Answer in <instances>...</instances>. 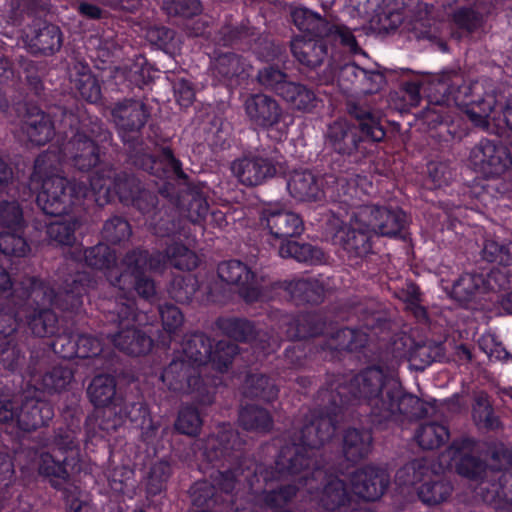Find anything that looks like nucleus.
Returning a JSON list of instances; mask_svg holds the SVG:
<instances>
[{
	"mask_svg": "<svg viewBox=\"0 0 512 512\" xmlns=\"http://www.w3.org/2000/svg\"><path fill=\"white\" fill-rule=\"evenodd\" d=\"M209 204L204 193L196 186L188 187L175 199H160L156 213L149 220V229L163 239V250L152 251L136 247L121 259L119 269L110 270L107 279L112 286L135 292L149 300L156 295V286L148 272H163L168 267L191 271L198 266V256L184 243L191 236L190 223L205 220Z\"/></svg>",
	"mask_w": 512,
	"mask_h": 512,
	"instance_id": "obj_1",
	"label": "nucleus"
},
{
	"mask_svg": "<svg viewBox=\"0 0 512 512\" xmlns=\"http://www.w3.org/2000/svg\"><path fill=\"white\" fill-rule=\"evenodd\" d=\"M412 104H418L423 94L427 105L420 118L427 126L429 135L440 143L462 140L467 135V126L454 113L452 105L459 107L476 127H487L496 99L492 93L482 94L479 82L467 84L456 70H445L430 74L420 81H408L403 85Z\"/></svg>",
	"mask_w": 512,
	"mask_h": 512,
	"instance_id": "obj_2",
	"label": "nucleus"
},
{
	"mask_svg": "<svg viewBox=\"0 0 512 512\" xmlns=\"http://www.w3.org/2000/svg\"><path fill=\"white\" fill-rule=\"evenodd\" d=\"M61 126L68 128L71 137L58 147H49L45 153H51V161L57 165L67 163L80 172H90L107 165L101 160L106 145H111L112 133L97 117L87 113L85 107L77 101L62 109Z\"/></svg>",
	"mask_w": 512,
	"mask_h": 512,
	"instance_id": "obj_3",
	"label": "nucleus"
},
{
	"mask_svg": "<svg viewBox=\"0 0 512 512\" xmlns=\"http://www.w3.org/2000/svg\"><path fill=\"white\" fill-rule=\"evenodd\" d=\"M318 409L310 411L303 418L300 427L298 441L281 448L275 461V469L281 475H297L303 472L300 481L309 485V491L313 489L310 481L321 476L322 471L316 470L310 473L308 470L312 464V450L318 449L329 441L336 430L337 415L341 410H333L323 407L317 394Z\"/></svg>",
	"mask_w": 512,
	"mask_h": 512,
	"instance_id": "obj_4",
	"label": "nucleus"
},
{
	"mask_svg": "<svg viewBox=\"0 0 512 512\" xmlns=\"http://www.w3.org/2000/svg\"><path fill=\"white\" fill-rule=\"evenodd\" d=\"M398 393V381L388 376L379 367H369L347 383L332 382L329 387L319 390L323 407L341 410L352 400H363L370 406L372 422L390 415L385 406Z\"/></svg>",
	"mask_w": 512,
	"mask_h": 512,
	"instance_id": "obj_5",
	"label": "nucleus"
},
{
	"mask_svg": "<svg viewBox=\"0 0 512 512\" xmlns=\"http://www.w3.org/2000/svg\"><path fill=\"white\" fill-rule=\"evenodd\" d=\"M51 153H41L34 162L32 180L41 182L36 202L44 214L53 217L67 215L72 207L87 197L91 190L86 181L70 180L57 173Z\"/></svg>",
	"mask_w": 512,
	"mask_h": 512,
	"instance_id": "obj_6",
	"label": "nucleus"
},
{
	"mask_svg": "<svg viewBox=\"0 0 512 512\" xmlns=\"http://www.w3.org/2000/svg\"><path fill=\"white\" fill-rule=\"evenodd\" d=\"M48 12V0H9L5 5L4 17L8 24L21 27L26 19H31L25 32V43L34 55H54L63 44L60 27L44 18Z\"/></svg>",
	"mask_w": 512,
	"mask_h": 512,
	"instance_id": "obj_7",
	"label": "nucleus"
},
{
	"mask_svg": "<svg viewBox=\"0 0 512 512\" xmlns=\"http://www.w3.org/2000/svg\"><path fill=\"white\" fill-rule=\"evenodd\" d=\"M91 190L106 197V202L118 199L126 206H133L144 217L149 226L150 217L160 204L159 194L144 188L141 181L132 173L117 171L113 165H104L88 176Z\"/></svg>",
	"mask_w": 512,
	"mask_h": 512,
	"instance_id": "obj_8",
	"label": "nucleus"
},
{
	"mask_svg": "<svg viewBox=\"0 0 512 512\" xmlns=\"http://www.w3.org/2000/svg\"><path fill=\"white\" fill-rule=\"evenodd\" d=\"M260 222L275 239L280 240L278 254L298 262L314 263L320 258V249L308 243H299L292 238L304 232L303 218L281 202H270L260 212Z\"/></svg>",
	"mask_w": 512,
	"mask_h": 512,
	"instance_id": "obj_9",
	"label": "nucleus"
},
{
	"mask_svg": "<svg viewBox=\"0 0 512 512\" xmlns=\"http://www.w3.org/2000/svg\"><path fill=\"white\" fill-rule=\"evenodd\" d=\"M360 209L348 205H339L337 210H330L327 215V231L338 244L350 266L358 267L374 254L375 237L364 216H359Z\"/></svg>",
	"mask_w": 512,
	"mask_h": 512,
	"instance_id": "obj_10",
	"label": "nucleus"
},
{
	"mask_svg": "<svg viewBox=\"0 0 512 512\" xmlns=\"http://www.w3.org/2000/svg\"><path fill=\"white\" fill-rule=\"evenodd\" d=\"M38 282L37 278L32 277L29 289L24 292L28 304L35 305L26 320H59L52 309L53 305L63 311L76 312L83 304L90 279L85 273L71 274L65 278L58 293L38 287Z\"/></svg>",
	"mask_w": 512,
	"mask_h": 512,
	"instance_id": "obj_11",
	"label": "nucleus"
},
{
	"mask_svg": "<svg viewBox=\"0 0 512 512\" xmlns=\"http://www.w3.org/2000/svg\"><path fill=\"white\" fill-rule=\"evenodd\" d=\"M350 185L353 191L348 200H344L345 205L360 209L358 215L364 216L374 236L402 237L408 225L406 213L400 208L369 204L373 184L366 176H358Z\"/></svg>",
	"mask_w": 512,
	"mask_h": 512,
	"instance_id": "obj_12",
	"label": "nucleus"
},
{
	"mask_svg": "<svg viewBox=\"0 0 512 512\" xmlns=\"http://www.w3.org/2000/svg\"><path fill=\"white\" fill-rule=\"evenodd\" d=\"M245 441L233 429L223 430L208 441L204 455L208 462L217 467L213 475L215 485L225 493H231L244 473L242 447Z\"/></svg>",
	"mask_w": 512,
	"mask_h": 512,
	"instance_id": "obj_13",
	"label": "nucleus"
},
{
	"mask_svg": "<svg viewBox=\"0 0 512 512\" xmlns=\"http://www.w3.org/2000/svg\"><path fill=\"white\" fill-rule=\"evenodd\" d=\"M356 179L358 176L345 177L330 169L320 179L310 171H296L290 176L287 189L298 201H327L338 207L345 205L344 200L351 196L350 182Z\"/></svg>",
	"mask_w": 512,
	"mask_h": 512,
	"instance_id": "obj_14",
	"label": "nucleus"
},
{
	"mask_svg": "<svg viewBox=\"0 0 512 512\" xmlns=\"http://www.w3.org/2000/svg\"><path fill=\"white\" fill-rule=\"evenodd\" d=\"M357 138L349 119L336 120L328 126L326 144L333 152L325 162L332 172L345 177L361 176L356 166L367 154Z\"/></svg>",
	"mask_w": 512,
	"mask_h": 512,
	"instance_id": "obj_15",
	"label": "nucleus"
},
{
	"mask_svg": "<svg viewBox=\"0 0 512 512\" xmlns=\"http://www.w3.org/2000/svg\"><path fill=\"white\" fill-rule=\"evenodd\" d=\"M111 116L126 149L127 159H130L133 153L143 150L145 146L142 130L150 117V110L140 100L125 98L112 104Z\"/></svg>",
	"mask_w": 512,
	"mask_h": 512,
	"instance_id": "obj_16",
	"label": "nucleus"
},
{
	"mask_svg": "<svg viewBox=\"0 0 512 512\" xmlns=\"http://www.w3.org/2000/svg\"><path fill=\"white\" fill-rule=\"evenodd\" d=\"M244 111L250 125L255 129L273 131L278 140L286 138L292 120L274 97L264 93L251 94L244 101Z\"/></svg>",
	"mask_w": 512,
	"mask_h": 512,
	"instance_id": "obj_17",
	"label": "nucleus"
},
{
	"mask_svg": "<svg viewBox=\"0 0 512 512\" xmlns=\"http://www.w3.org/2000/svg\"><path fill=\"white\" fill-rule=\"evenodd\" d=\"M468 163L484 178H497L512 165V154L500 140L482 138L470 150Z\"/></svg>",
	"mask_w": 512,
	"mask_h": 512,
	"instance_id": "obj_18",
	"label": "nucleus"
},
{
	"mask_svg": "<svg viewBox=\"0 0 512 512\" xmlns=\"http://www.w3.org/2000/svg\"><path fill=\"white\" fill-rule=\"evenodd\" d=\"M278 150L273 146L249 152L231 164L233 174L246 186L262 184L276 174Z\"/></svg>",
	"mask_w": 512,
	"mask_h": 512,
	"instance_id": "obj_19",
	"label": "nucleus"
},
{
	"mask_svg": "<svg viewBox=\"0 0 512 512\" xmlns=\"http://www.w3.org/2000/svg\"><path fill=\"white\" fill-rule=\"evenodd\" d=\"M346 111L357 139L364 146L368 155L372 146L382 142L386 137L387 131L383 124V118L371 106L355 101L347 102Z\"/></svg>",
	"mask_w": 512,
	"mask_h": 512,
	"instance_id": "obj_20",
	"label": "nucleus"
},
{
	"mask_svg": "<svg viewBox=\"0 0 512 512\" xmlns=\"http://www.w3.org/2000/svg\"><path fill=\"white\" fill-rule=\"evenodd\" d=\"M133 153L130 159H126L127 164L138 170L147 172L159 179L175 176L177 179H186L187 175L183 171L182 162L175 157L173 150L169 146H163L160 149L159 157H155L146 150Z\"/></svg>",
	"mask_w": 512,
	"mask_h": 512,
	"instance_id": "obj_21",
	"label": "nucleus"
},
{
	"mask_svg": "<svg viewBox=\"0 0 512 512\" xmlns=\"http://www.w3.org/2000/svg\"><path fill=\"white\" fill-rule=\"evenodd\" d=\"M507 283L506 275L501 271L492 270L486 278L478 273H463L453 282L450 296L460 304H467L476 293L500 290Z\"/></svg>",
	"mask_w": 512,
	"mask_h": 512,
	"instance_id": "obj_22",
	"label": "nucleus"
},
{
	"mask_svg": "<svg viewBox=\"0 0 512 512\" xmlns=\"http://www.w3.org/2000/svg\"><path fill=\"white\" fill-rule=\"evenodd\" d=\"M161 379L170 390L181 393L197 392L204 395L206 384L201 378L200 366L185 359H174L164 369Z\"/></svg>",
	"mask_w": 512,
	"mask_h": 512,
	"instance_id": "obj_23",
	"label": "nucleus"
},
{
	"mask_svg": "<svg viewBox=\"0 0 512 512\" xmlns=\"http://www.w3.org/2000/svg\"><path fill=\"white\" fill-rule=\"evenodd\" d=\"M337 82L345 93L375 94L385 83V76L377 70H367L355 62H348L340 66L337 73Z\"/></svg>",
	"mask_w": 512,
	"mask_h": 512,
	"instance_id": "obj_24",
	"label": "nucleus"
},
{
	"mask_svg": "<svg viewBox=\"0 0 512 512\" xmlns=\"http://www.w3.org/2000/svg\"><path fill=\"white\" fill-rule=\"evenodd\" d=\"M352 491L365 501L380 499L390 484L388 471L374 464L357 468L350 475Z\"/></svg>",
	"mask_w": 512,
	"mask_h": 512,
	"instance_id": "obj_25",
	"label": "nucleus"
},
{
	"mask_svg": "<svg viewBox=\"0 0 512 512\" xmlns=\"http://www.w3.org/2000/svg\"><path fill=\"white\" fill-rule=\"evenodd\" d=\"M217 274L221 281L236 286L245 299H258L260 291L256 275L244 262L236 259L223 261L217 267Z\"/></svg>",
	"mask_w": 512,
	"mask_h": 512,
	"instance_id": "obj_26",
	"label": "nucleus"
},
{
	"mask_svg": "<svg viewBox=\"0 0 512 512\" xmlns=\"http://www.w3.org/2000/svg\"><path fill=\"white\" fill-rule=\"evenodd\" d=\"M477 443L471 438L454 440L449 447L456 460V471L470 480H482L487 473V464L475 455Z\"/></svg>",
	"mask_w": 512,
	"mask_h": 512,
	"instance_id": "obj_27",
	"label": "nucleus"
},
{
	"mask_svg": "<svg viewBox=\"0 0 512 512\" xmlns=\"http://www.w3.org/2000/svg\"><path fill=\"white\" fill-rule=\"evenodd\" d=\"M385 409L389 410L390 415H385V417L380 418L377 423L379 425L403 418L408 420L420 419L428 416L429 411L432 410L433 407L417 396L405 393L398 382V393H395L392 399L389 400Z\"/></svg>",
	"mask_w": 512,
	"mask_h": 512,
	"instance_id": "obj_28",
	"label": "nucleus"
},
{
	"mask_svg": "<svg viewBox=\"0 0 512 512\" xmlns=\"http://www.w3.org/2000/svg\"><path fill=\"white\" fill-rule=\"evenodd\" d=\"M290 50L296 61L310 71L320 67L328 56L323 37L297 36L291 41Z\"/></svg>",
	"mask_w": 512,
	"mask_h": 512,
	"instance_id": "obj_29",
	"label": "nucleus"
},
{
	"mask_svg": "<svg viewBox=\"0 0 512 512\" xmlns=\"http://www.w3.org/2000/svg\"><path fill=\"white\" fill-rule=\"evenodd\" d=\"M296 305H319L325 297V286L315 277H301L279 282Z\"/></svg>",
	"mask_w": 512,
	"mask_h": 512,
	"instance_id": "obj_30",
	"label": "nucleus"
},
{
	"mask_svg": "<svg viewBox=\"0 0 512 512\" xmlns=\"http://www.w3.org/2000/svg\"><path fill=\"white\" fill-rule=\"evenodd\" d=\"M21 130L35 146L47 144L55 135L54 123L49 114L37 106L28 105L23 116Z\"/></svg>",
	"mask_w": 512,
	"mask_h": 512,
	"instance_id": "obj_31",
	"label": "nucleus"
},
{
	"mask_svg": "<svg viewBox=\"0 0 512 512\" xmlns=\"http://www.w3.org/2000/svg\"><path fill=\"white\" fill-rule=\"evenodd\" d=\"M53 417L52 405L36 398H25L19 412L15 414L17 426L24 432H32L46 426Z\"/></svg>",
	"mask_w": 512,
	"mask_h": 512,
	"instance_id": "obj_32",
	"label": "nucleus"
},
{
	"mask_svg": "<svg viewBox=\"0 0 512 512\" xmlns=\"http://www.w3.org/2000/svg\"><path fill=\"white\" fill-rule=\"evenodd\" d=\"M211 71L214 80L229 89L238 86L240 80L247 76L244 58L234 52L218 55L213 62Z\"/></svg>",
	"mask_w": 512,
	"mask_h": 512,
	"instance_id": "obj_33",
	"label": "nucleus"
},
{
	"mask_svg": "<svg viewBox=\"0 0 512 512\" xmlns=\"http://www.w3.org/2000/svg\"><path fill=\"white\" fill-rule=\"evenodd\" d=\"M373 437L367 429L348 428L342 437V454L351 463L367 458L372 451Z\"/></svg>",
	"mask_w": 512,
	"mask_h": 512,
	"instance_id": "obj_34",
	"label": "nucleus"
},
{
	"mask_svg": "<svg viewBox=\"0 0 512 512\" xmlns=\"http://www.w3.org/2000/svg\"><path fill=\"white\" fill-rule=\"evenodd\" d=\"M74 88L80 97L90 104H98L102 100V89L99 79L91 71L89 64L77 61L71 74Z\"/></svg>",
	"mask_w": 512,
	"mask_h": 512,
	"instance_id": "obj_35",
	"label": "nucleus"
},
{
	"mask_svg": "<svg viewBox=\"0 0 512 512\" xmlns=\"http://www.w3.org/2000/svg\"><path fill=\"white\" fill-rule=\"evenodd\" d=\"M217 36L223 46L247 50L258 39V32L249 21H241L236 24L226 23L222 25Z\"/></svg>",
	"mask_w": 512,
	"mask_h": 512,
	"instance_id": "obj_36",
	"label": "nucleus"
},
{
	"mask_svg": "<svg viewBox=\"0 0 512 512\" xmlns=\"http://www.w3.org/2000/svg\"><path fill=\"white\" fill-rule=\"evenodd\" d=\"M31 189L27 184H21V188L10 191L12 200H3L0 202V226L6 230L25 229L26 224L23 216V208L17 199L25 200L26 195H30Z\"/></svg>",
	"mask_w": 512,
	"mask_h": 512,
	"instance_id": "obj_37",
	"label": "nucleus"
},
{
	"mask_svg": "<svg viewBox=\"0 0 512 512\" xmlns=\"http://www.w3.org/2000/svg\"><path fill=\"white\" fill-rule=\"evenodd\" d=\"M87 396L95 407H104L112 411L121 402L116 393L115 379L110 375L95 376L87 388Z\"/></svg>",
	"mask_w": 512,
	"mask_h": 512,
	"instance_id": "obj_38",
	"label": "nucleus"
},
{
	"mask_svg": "<svg viewBox=\"0 0 512 512\" xmlns=\"http://www.w3.org/2000/svg\"><path fill=\"white\" fill-rule=\"evenodd\" d=\"M282 98L291 109L303 113H311L318 107L320 99L315 91L300 82L290 81L285 89H281Z\"/></svg>",
	"mask_w": 512,
	"mask_h": 512,
	"instance_id": "obj_39",
	"label": "nucleus"
},
{
	"mask_svg": "<svg viewBox=\"0 0 512 512\" xmlns=\"http://www.w3.org/2000/svg\"><path fill=\"white\" fill-rule=\"evenodd\" d=\"M112 342L119 350L131 356L144 355L153 345L151 337L134 326H129L113 335Z\"/></svg>",
	"mask_w": 512,
	"mask_h": 512,
	"instance_id": "obj_40",
	"label": "nucleus"
},
{
	"mask_svg": "<svg viewBox=\"0 0 512 512\" xmlns=\"http://www.w3.org/2000/svg\"><path fill=\"white\" fill-rule=\"evenodd\" d=\"M346 316L339 317L338 320H391L384 311L383 305L374 299L358 300L356 298L348 299L341 304Z\"/></svg>",
	"mask_w": 512,
	"mask_h": 512,
	"instance_id": "obj_41",
	"label": "nucleus"
},
{
	"mask_svg": "<svg viewBox=\"0 0 512 512\" xmlns=\"http://www.w3.org/2000/svg\"><path fill=\"white\" fill-rule=\"evenodd\" d=\"M315 497L319 504L328 511H335L350 500L345 482L338 477L327 478Z\"/></svg>",
	"mask_w": 512,
	"mask_h": 512,
	"instance_id": "obj_42",
	"label": "nucleus"
},
{
	"mask_svg": "<svg viewBox=\"0 0 512 512\" xmlns=\"http://www.w3.org/2000/svg\"><path fill=\"white\" fill-rule=\"evenodd\" d=\"M245 397L271 402L278 397V387L275 382L265 374L250 373L246 376L242 386Z\"/></svg>",
	"mask_w": 512,
	"mask_h": 512,
	"instance_id": "obj_43",
	"label": "nucleus"
},
{
	"mask_svg": "<svg viewBox=\"0 0 512 512\" xmlns=\"http://www.w3.org/2000/svg\"><path fill=\"white\" fill-rule=\"evenodd\" d=\"M74 378V369L70 365H56L35 379L37 389L48 394L65 390Z\"/></svg>",
	"mask_w": 512,
	"mask_h": 512,
	"instance_id": "obj_44",
	"label": "nucleus"
},
{
	"mask_svg": "<svg viewBox=\"0 0 512 512\" xmlns=\"http://www.w3.org/2000/svg\"><path fill=\"white\" fill-rule=\"evenodd\" d=\"M450 438L448 428L438 422L420 424L414 433V439L423 450H435L443 446Z\"/></svg>",
	"mask_w": 512,
	"mask_h": 512,
	"instance_id": "obj_45",
	"label": "nucleus"
},
{
	"mask_svg": "<svg viewBox=\"0 0 512 512\" xmlns=\"http://www.w3.org/2000/svg\"><path fill=\"white\" fill-rule=\"evenodd\" d=\"M293 24L299 31L307 33L306 37H323L328 20L305 7H297L291 12Z\"/></svg>",
	"mask_w": 512,
	"mask_h": 512,
	"instance_id": "obj_46",
	"label": "nucleus"
},
{
	"mask_svg": "<svg viewBox=\"0 0 512 512\" xmlns=\"http://www.w3.org/2000/svg\"><path fill=\"white\" fill-rule=\"evenodd\" d=\"M186 358L198 366L208 364L212 353V341L203 333L187 336L182 344Z\"/></svg>",
	"mask_w": 512,
	"mask_h": 512,
	"instance_id": "obj_47",
	"label": "nucleus"
},
{
	"mask_svg": "<svg viewBox=\"0 0 512 512\" xmlns=\"http://www.w3.org/2000/svg\"><path fill=\"white\" fill-rule=\"evenodd\" d=\"M116 410L112 409L105 410L100 421V428L106 432L116 431V429L122 424L123 417L129 419L131 422H138L146 415V410L141 403H130L125 404L123 409L119 410V414Z\"/></svg>",
	"mask_w": 512,
	"mask_h": 512,
	"instance_id": "obj_48",
	"label": "nucleus"
},
{
	"mask_svg": "<svg viewBox=\"0 0 512 512\" xmlns=\"http://www.w3.org/2000/svg\"><path fill=\"white\" fill-rule=\"evenodd\" d=\"M238 421L243 429L259 433H266L273 426L270 413L266 409L255 405L243 407L239 412Z\"/></svg>",
	"mask_w": 512,
	"mask_h": 512,
	"instance_id": "obj_49",
	"label": "nucleus"
},
{
	"mask_svg": "<svg viewBox=\"0 0 512 512\" xmlns=\"http://www.w3.org/2000/svg\"><path fill=\"white\" fill-rule=\"evenodd\" d=\"M368 341V335L357 329L343 328L331 333L327 344L329 348L338 351H357Z\"/></svg>",
	"mask_w": 512,
	"mask_h": 512,
	"instance_id": "obj_50",
	"label": "nucleus"
},
{
	"mask_svg": "<svg viewBox=\"0 0 512 512\" xmlns=\"http://www.w3.org/2000/svg\"><path fill=\"white\" fill-rule=\"evenodd\" d=\"M452 492L453 486L451 482L445 478L425 482L418 488L420 500L430 506L445 502L451 496Z\"/></svg>",
	"mask_w": 512,
	"mask_h": 512,
	"instance_id": "obj_51",
	"label": "nucleus"
},
{
	"mask_svg": "<svg viewBox=\"0 0 512 512\" xmlns=\"http://www.w3.org/2000/svg\"><path fill=\"white\" fill-rule=\"evenodd\" d=\"M62 462L46 453L42 454L39 463V474L48 478L51 485L56 489H65L69 482L70 475Z\"/></svg>",
	"mask_w": 512,
	"mask_h": 512,
	"instance_id": "obj_52",
	"label": "nucleus"
},
{
	"mask_svg": "<svg viewBox=\"0 0 512 512\" xmlns=\"http://www.w3.org/2000/svg\"><path fill=\"white\" fill-rule=\"evenodd\" d=\"M473 420L481 429L495 430L500 427V421L494 414L488 395L483 391L474 394Z\"/></svg>",
	"mask_w": 512,
	"mask_h": 512,
	"instance_id": "obj_53",
	"label": "nucleus"
},
{
	"mask_svg": "<svg viewBox=\"0 0 512 512\" xmlns=\"http://www.w3.org/2000/svg\"><path fill=\"white\" fill-rule=\"evenodd\" d=\"M443 355L444 349L440 343H417L409 349V361L416 370H423Z\"/></svg>",
	"mask_w": 512,
	"mask_h": 512,
	"instance_id": "obj_54",
	"label": "nucleus"
},
{
	"mask_svg": "<svg viewBox=\"0 0 512 512\" xmlns=\"http://www.w3.org/2000/svg\"><path fill=\"white\" fill-rule=\"evenodd\" d=\"M24 230H4L0 232V252L7 257H25L30 245L24 237Z\"/></svg>",
	"mask_w": 512,
	"mask_h": 512,
	"instance_id": "obj_55",
	"label": "nucleus"
},
{
	"mask_svg": "<svg viewBox=\"0 0 512 512\" xmlns=\"http://www.w3.org/2000/svg\"><path fill=\"white\" fill-rule=\"evenodd\" d=\"M85 264L97 270H110L116 264V252L110 246L104 243H98L95 246L84 250Z\"/></svg>",
	"mask_w": 512,
	"mask_h": 512,
	"instance_id": "obj_56",
	"label": "nucleus"
},
{
	"mask_svg": "<svg viewBox=\"0 0 512 512\" xmlns=\"http://www.w3.org/2000/svg\"><path fill=\"white\" fill-rule=\"evenodd\" d=\"M238 352V346L231 340H219L212 347L208 364L214 370L225 373L231 367L233 359Z\"/></svg>",
	"mask_w": 512,
	"mask_h": 512,
	"instance_id": "obj_57",
	"label": "nucleus"
},
{
	"mask_svg": "<svg viewBox=\"0 0 512 512\" xmlns=\"http://www.w3.org/2000/svg\"><path fill=\"white\" fill-rule=\"evenodd\" d=\"M131 235L130 223L121 216H113L107 219L101 230L102 238L112 245H120L129 241Z\"/></svg>",
	"mask_w": 512,
	"mask_h": 512,
	"instance_id": "obj_58",
	"label": "nucleus"
},
{
	"mask_svg": "<svg viewBox=\"0 0 512 512\" xmlns=\"http://www.w3.org/2000/svg\"><path fill=\"white\" fill-rule=\"evenodd\" d=\"M451 20L457 29L466 33H473L484 24L483 14L474 6L457 7L451 15Z\"/></svg>",
	"mask_w": 512,
	"mask_h": 512,
	"instance_id": "obj_59",
	"label": "nucleus"
},
{
	"mask_svg": "<svg viewBox=\"0 0 512 512\" xmlns=\"http://www.w3.org/2000/svg\"><path fill=\"white\" fill-rule=\"evenodd\" d=\"M198 288V280L194 275H178L174 276L171 281L169 294L178 303H189Z\"/></svg>",
	"mask_w": 512,
	"mask_h": 512,
	"instance_id": "obj_60",
	"label": "nucleus"
},
{
	"mask_svg": "<svg viewBox=\"0 0 512 512\" xmlns=\"http://www.w3.org/2000/svg\"><path fill=\"white\" fill-rule=\"evenodd\" d=\"M399 297L404 303L406 312L415 320H430L426 308L421 303V291L417 284L411 281L406 283V287L401 290Z\"/></svg>",
	"mask_w": 512,
	"mask_h": 512,
	"instance_id": "obj_61",
	"label": "nucleus"
},
{
	"mask_svg": "<svg viewBox=\"0 0 512 512\" xmlns=\"http://www.w3.org/2000/svg\"><path fill=\"white\" fill-rule=\"evenodd\" d=\"M477 495L484 503L495 509H502L509 505L506 498L503 497L504 490L501 485V474L498 476L497 481L494 477L486 481L482 479L477 488Z\"/></svg>",
	"mask_w": 512,
	"mask_h": 512,
	"instance_id": "obj_62",
	"label": "nucleus"
},
{
	"mask_svg": "<svg viewBox=\"0 0 512 512\" xmlns=\"http://www.w3.org/2000/svg\"><path fill=\"white\" fill-rule=\"evenodd\" d=\"M155 70L144 56L136 58L134 63L130 66L125 74V79L129 86L143 89L149 85L154 79Z\"/></svg>",
	"mask_w": 512,
	"mask_h": 512,
	"instance_id": "obj_63",
	"label": "nucleus"
},
{
	"mask_svg": "<svg viewBox=\"0 0 512 512\" xmlns=\"http://www.w3.org/2000/svg\"><path fill=\"white\" fill-rule=\"evenodd\" d=\"M482 257L487 262L508 267L512 265V243L486 239L482 249Z\"/></svg>",
	"mask_w": 512,
	"mask_h": 512,
	"instance_id": "obj_64",
	"label": "nucleus"
}]
</instances>
